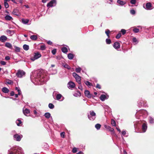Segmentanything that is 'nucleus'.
<instances>
[{"label":"nucleus","instance_id":"bb28decb","mask_svg":"<svg viewBox=\"0 0 154 154\" xmlns=\"http://www.w3.org/2000/svg\"><path fill=\"white\" fill-rule=\"evenodd\" d=\"M61 50L63 53H66L68 51L66 47H63L61 49Z\"/></svg>","mask_w":154,"mask_h":154},{"label":"nucleus","instance_id":"c85d7f7f","mask_svg":"<svg viewBox=\"0 0 154 154\" xmlns=\"http://www.w3.org/2000/svg\"><path fill=\"white\" fill-rule=\"evenodd\" d=\"M84 83L88 86H92V84L89 82L87 81H85Z\"/></svg>","mask_w":154,"mask_h":154},{"label":"nucleus","instance_id":"0eeeda50","mask_svg":"<svg viewBox=\"0 0 154 154\" xmlns=\"http://www.w3.org/2000/svg\"><path fill=\"white\" fill-rule=\"evenodd\" d=\"M56 4V0H51L49 3L47 4V7L49 8L51 7L55 6Z\"/></svg>","mask_w":154,"mask_h":154},{"label":"nucleus","instance_id":"c9c22d12","mask_svg":"<svg viewBox=\"0 0 154 154\" xmlns=\"http://www.w3.org/2000/svg\"><path fill=\"white\" fill-rule=\"evenodd\" d=\"M110 32V31L109 30L107 29L105 31V33L106 34V35L107 36L108 38H109V33Z\"/></svg>","mask_w":154,"mask_h":154},{"label":"nucleus","instance_id":"f03ea898","mask_svg":"<svg viewBox=\"0 0 154 154\" xmlns=\"http://www.w3.org/2000/svg\"><path fill=\"white\" fill-rule=\"evenodd\" d=\"M23 151L22 148L19 147H16L12 149V151H9L8 154H22Z\"/></svg>","mask_w":154,"mask_h":154},{"label":"nucleus","instance_id":"3c124183","mask_svg":"<svg viewBox=\"0 0 154 154\" xmlns=\"http://www.w3.org/2000/svg\"><path fill=\"white\" fill-rule=\"evenodd\" d=\"M130 3L132 4H135L136 3V0H131Z\"/></svg>","mask_w":154,"mask_h":154},{"label":"nucleus","instance_id":"4d7b16f0","mask_svg":"<svg viewBox=\"0 0 154 154\" xmlns=\"http://www.w3.org/2000/svg\"><path fill=\"white\" fill-rule=\"evenodd\" d=\"M65 134V133L64 132H61L60 133V135H61V137H62L63 138H64Z\"/></svg>","mask_w":154,"mask_h":154},{"label":"nucleus","instance_id":"ddd939ff","mask_svg":"<svg viewBox=\"0 0 154 154\" xmlns=\"http://www.w3.org/2000/svg\"><path fill=\"white\" fill-rule=\"evenodd\" d=\"M13 14L14 15L17 16H19L20 15V12H19V11L17 9H14L12 12Z\"/></svg>","mask_w":154,"mask_h":154},{"label":"nucleus","instance_id":"e2e57ef3","mask_svg":"<svg viewBox=\"0 0 154 154\" xmlns=\"http://www.w3.org/2000/svg\"><path fill=\"white\" fill-rule=\"evenodd\" d=\"M133 41L134 42H136L137 41V40L135 38H134L132 39Z\"/></svg>","mask_w":154,"mask_h":154},{"label":"nucleus","instance_id":"1a4fd4ad","mask_svg":"<svg viewBox=\"0 0 154 154\" xmlns=\"http://www.w3.org/2000/svg\"><path fill=\"white\" fill-rule=\"evenodd\" d=\"M68 88H75V83L72 82H69L67 84Z\"/></svg>","mask_w":154,"mask_h":154},{"label":"nucleus","instance_id":"864d4df0","mask_svg":"<svg viewBox=\"0 0 154 154\" xmlns=\"http://www.w3.org/2000/svg\"><path fill=\"white\" fill-rule=\"evenodd\" d=\"M7 83L8 84H9V85H11L12 84H13V82L11 80H8V82H7Z\"/></svg>","mask_w":154,"mask_h":154},{"label":"nucleus","instance_id":"603ef678","mask_svg":"<svg viewBox=\"0 0 154 154\" xmlns=\"http://www.w3.org/2000/svg\"><path fill=\"white\" fill-rule=\"evenodd\" d=\"M56 50L55 49H53L51 51V52H52V54H53V55L55 54L56 53Z\"/></svg>","mask_w":154,"mask_h":154},{"label":"nucleus","instance_id":"6ab92c4d","mask_svg":"<svg viewBox=\"0 0 154 154\" xmlns=\"http://www.w3.org/2000/svg\"><path fill=\"white\" fill-rule=\"evenodd\" d=\"M147 126L146 125L145 123H144L143 124L142 126V129L143 131V132H145L147 129Z\"/></svg>","mask_w":154,"mask_h":154},{"label":"nucleus","instance_id":"4c0bfd02","mask_svg":"<svg viewBox=\"0 0 154 154\" xmlns=\"http://www.w3.org/2000/svg\"><path fill=\"white\" fill-rule=\"evenodd\" d=\"M16 124L18 126H20L22 122L20 119H17L16 122Z\"/></svg>","mask_w":154,"mask_h":154},{"label":"nucleus","instance_id":"f8f14e48","mask_svg":"<svg viewBox=\"0 0 154 154\" xmlns=\"http://www.w3.org/2000/svg\"><path fill=\"white\" fill-rule=\"evenodd\" d=\"M85 96L88 98H91V95L90 94L89 91L86 90L85 92Z\"/></svg>","mask_w":154,"mask_h":154},{"label":"nucleus","instance_id":"39448f33","mask_svg":"<svg viewBox=\"0 0 154 154\" xmlns=\"http://www.w3.org/2000/svg\"><path fill=\"white\" fill-rule=\"evenodd\" d=\"M41 57V55L40 53L37 52L35 53L34 54V57L31 58V60L32 61H34L35 60Z\"/></svg>","mask_w":154,"mask_h":154},{"label":"nucleus","instance_id":"bf43d9fd","mask_svg":"<svg viewBox=\"0 0 154 154\" xmlns=\"http://www.w3.org/2000/svg\"><path fill=\"white\" fill-rule=\"evenodd\" d=\"M0 63L2 65H5L6 64V62L4 61H1L0 62Z\"/></svg>","mask_w":154,"mask_h":154},{"label":"nucleus","instance_id":"20e7f679","mask_svg":"<svg viewBox=\"0 0 154 154\" xmlns=\"http://www.w3.org/2000/svg\"><path fill=\"white\" fill-rule=\"evenodd\" d=\"M90 114L88 115V117L90 120L93 121L96 118V113L94 111H90Z\"/></svg>","mask_w":154,"mask_h":154},{"label":"nucleus","instance_id":"f257e3e1","mask_svg":"<svg viewBox=\"0 0 154 154\" xmlns=\"http://www.w3.org/2000/svg\"><path fill=\"white\" fill-rule=\"evenodd\" d=\"M47 79V76L42 72H40L38 73L36 77L37 81L45 82H46Z\"/></svg>","mask_w":154,"mask_h":154},{"label":"nucleus","instance_id":"052dcab7","mask_svg":"<svg viewBox=\"0 0 154 154\" xmlns=\"http://www.w3.org/2000/svg\"><path fill=\"white\" fill-rule=\"evenodd\" d=\"M96 88H98L99 89H100L101 88L100 85L98 84H97L96 86Z\"/></svg>","mask_w":154,"mask_h":154},{"label":"nucleus","instance_id":"58836bf2","mask_svg":"<svg viewBox=\"0 0 154 154\" xmlns=\"http://www.w3.org/2000/svg\"><path fill=\"white\" fill-rule=\"evenodd\" d=\"M109 130L111 132L112 134H115L114 130L113 128H110Z\"/></svg>","mask_w":154,"mask_h":154},{"label":"nucleus","instance_id":"7c9ffc66","mask_svg":"<svg viewBox=\"0 0 154 154\" xmlns=\"http://www.w3.org/2000/svg\"><path fill=\"white\" fill-rule=\"evenodd\" d=\"M30 38L33 40H36L37 39V37L36 35H32L30 36Z\"/></svg>","mask_w":154,"mask_h":154},{"label":"nucleus","instance_id":"0e129e2a","mask_svg":"<svg viewBox=\"0 0 154 154\" xmlns=\"http://www.w3.org/2000/svg\"><path fill=\"white\" fill-rule=\"evenodd\" d=\"M78 88L79 89L82 90L83 89L82 87V85H80L79 86Z\"/></svg>","mask_w":154,"mask_h":154},{"label":"nucleus","instance_id":"4468645a","mask_svg":"<svg viewBox=\"0 0 154 154\" xmlns=\"http://www.w3.org/2000/svg\"><path fill=\"white\" fill-rule=\"evenodd\" d=\"M7 40V37L5 35H2L0 37V41L2 42H4Z\"/></svg>","mask_w":154,"mask_h":154},{"label":"nucleus","instance_id":"393cba45","mask_svg":"<svg viewBox=\"0 0 154 154\" xmlns=\"http://www.w3.org/2000/svg\"><path fill=\"white\" fill-rule=\"evenodd\" d=\"M74 57V55L72 53H69L68 54V57L69 60H72Z\"/></svg>","mask_w":154,"mask_h":154},{"label":"nucleus","instance_id":"338daca9","mask_svg":"<svg viewBox=\"0 0 154 154\" xmlns=\"http://www.w3.org/2000/svg\"><path fill=\"white\" fill-rule=\"evenodd\" d=\"M47 43L49 45H51L52 43V42L50 41H48Z\"/></svg>","mask_w":154,"mask_h":154},{"label":"nucleus","instance_id":"2eb2a0df","mask_svg":"<svg viewBox=\"0 0 154 154\" xmlns=\"http://www.w3.org/2000/svg\"><path fill=\"white\" fill-rule=\"evenodd\" d=\"M146 9L147 10H151L152 9L151 8L152 5L150 3H148L146 4Z\"/></svg>","mask_w":154,"mask_h":154},{"label":"nucleus","instance_id":"09e8293b","mask_svg":"<svg viewBox=\"0 0 154 154\" xmlns=\"http://www.w3.org/2000/svg\"><path fill=\"white\" fill-rule=\"evenodd\" d=\"M121 32L122 33L123 35H124L126 33V31L125 29H121Z\"/></svg>","mask_w":154,"mask_h":154},{"label":"nucleus","instance_id":"423d86ee","mask_svg":"<svg viewBox=\"0 0 154 154\" xmlns=\"http://www.w3.org/2000/svg\"><path fill=\"white\" fill-rule=\"evenodd\" d=\"M73 76L75 78L76 82L79 84H81V77L77 74L75 72H73L72 73Z\"/></svg>","mask_w":154,"mask_h":154},{"label":"nucleus","instance_id":"774afa93","mask_svg":"<svg viewBox=\"0 0 154 154\" xmlns=\"http://www.w3.org/2000/svg\"><path fill=\"white\" fill-rule=\"evenodd\" d=\"M76 154H83L82 152L80 151L79 152L77 153Z\"/></svg>","mask_w":154,"mask_h":154},{"label":"nucleus","instance_id":"f704fd0d","mask_svg":"<svg viewBox=\"0 0 154 154\" xmlns=\"http://www.w3.org/2000/svg\"><path fill=\"white\" fill-rule=\"evenodd\" d=\"M111 124L113 126H115L116 125V124L115 121L113 119L111 120Z\"/></svg>","mask_w":154,"mask_h":154},{"label":"nucleus","instance_id":"6e6d98bb","mask_svg":"<svg viewBox=\"0 0 154 154\" xmlns=\"http://www.w3.org/2000/svg\"><path fill=\"white\" fill-rule=\"evenodd\" d=\"M104 126L105 128L107 129L108 130H109L110 128H111L110 126H109L107 125H104Z\"/></svg>","mask_w":154,"mask_h":154},{"label":"nucleus","instance_id":"cd10ccee","mask_svg":"<svg viewBox=\"0 0 154 154\" xmlns=\"http://www.w3.org/2000/svg\"><path fill=\"white\" fill-rule=\"evenodd\" d=\"M62 66L65 68L67 69H70L71 67L67 64H63Z\"/></svg>","mask_w":154,"mask_h":154},{"label":"nucleus","instance_id":"f3484780","mask_svg":"<svg viewBox=\"0 0 154 154\" xmlns=\"http://www.w3.org/2000/svg\"><path fill=\"white\" fill-rule=\"evenodd\" d=\"M73 95L76 97H79L81 96V94L79 91H77L74 93Z\"/></svg>","mask_w":154,"mask_h":154},{"label":"nucleus","instance_id":"8fccbe9b","mask_svg":"<svg viewBox=\"0 0 154 154\" xmlns=\"http://www.w3.org/2000/svg\"><path fill=\"white\" fill-rule=\"evenodd\" d=\"M72 152L73 153H76L77 152V148L75 147L73 148L72 150Z\"/></svg>","mask_w":154,"mask_h":154},{"label":"nucleus","instance_id":"dca6fc26","mask_svg":"<svg viewBox=\"0 0 154 154\" xmlns=\"http://www.w3.org/2000/svg\"><path fill=\"white\" fill-rule=\"evenodd\" d=\"M5 20H11L13 19L12 17L9 15H6L5 17Z\"/></svg>","mask_w":154,"mask_h":154},{"label":"nucleus","instance_id":"de8ad7c7","mask_svg":"<svg viewBox=\"0 0 154 154\" xmlns=\"http://www.w3.org/2000/svg\"><path fill=\"white\" fill-rule=\"evenodd\" d=\"M121 36V34L120 33H119L117 34L116 36V38L117 39L119 38Z\"/></svg>","mask_w":154,"mask_h":154},{"label":"nucleus","instance_id":"37998d69","mask_svg":"<svg viewBox=\"0 0 154 154\" xmlns=\"http://www.w3.org/2000/svg\"><path fill=\"white\" fill-rule=\"evenodd\" d=\"M4 4L5 8H8L9 7V5L7 3V2H4Z\"/></svg>","mask_w":154,"mask_h":154},{"label":"nucleus","instance_id":"473e14b6","mask_svg":"<svg viewBox=\"0 0 154 154\" xmlns=\"http://www.w3.org/2000/svg\"><path fill=\"white\" fill-rule=\"evenodd\" d=\"M133 31L134 33H137L139 32V29L136 27H134V29H133Z\"/></svg>","mask_w":154,"mask_h":154},{"label":"nucleus","instance_id":"9b49d317","mask_svg":"<svg viewBox=\"0 0 154 154\" xmlns=\"http://www.w3.org/2000/svg\"><path fill=\"white\" fill-rule=\"evenodd\" d=\"M113 47L116 49H119L120 47V43L118 42H115L113 45Z\"/></svg>","mask_w":154,"mask_h":154},{"label":"nucleus","instance_id":"412c9836","mask_svg":"<svg viewBox=\"0 0 154 154\" xmlns=\"http://www.w3.org/2000/svg\"><path fill=\"white\" fill-rule=\"evenodd\" d=\"M117 2L120 5L122 6L126 4L125 2L123 1H122L118 0L117 1Z\"/></svg>","mask_w":154,"mask_h":154},{"label":"nucleus","instance_id":"b1692460","mask_svg":"<svg viewBox=\"0 0 154 154\" xmlns=\"http://www.w3.org/2000/svg\"><path fill=\"white\" fill-rule=\"evenodd\" d=\"M2 92L5 93H8L9 92V90L6 87H4L2 89Z\"/></svg>","mask_w":154,"mask_h":154},{"label":"nucleus","instance_id":"7ed1b4c3","mask_svg":"<svg viewBox=\"0 0 154 154\" xmlns=\"http://www.w3.org/2000/svg\"><path fill=\"white\" fill-rule=\"evenodd\" d=\"M26 73L23 70L19 69L16 73V75L18 78H22L25 75Z\"/></svg>","mask_w":154,"mask_h":154},{"label":"nucleus","instance_id":"ea45409f","mask_svg":"<svg viewBox=\"0 0 154 154\" xmlns=\"http://www.w3.org/2000/svg\"><path fill=\"white\" fill-rule=\"evenodd\" d=\"M49 107L51 109H53L54 108V105L52 103H50L48 105Z\"/></svg>","mask_w":154,"mask_h":154},{"label":"nucleus","instance_id":"49530a36","mask_svg":"<svg viewBox=\"0 0 154 154\" xmlns=\"http://www.w3.org/2000/svg\"><path fill=\"white\" fill-rule=\"evenodd\" d=\"M46 48V47L44 45H41L40 47V49L42 50H45Z\"/></svg>","mask_w":154,"mask_h":154},{"label":"nucleus","instance_id":"2f4dec72","mask_svg":"<svg viewBox=\"0 0 154 154\" xmlns=\"http://www.w3.org/2000/svg\"><path fill=\"white\" fill-rule=\"evenodd\" d=\"M101 126V125L99 124H97L95 125V127L97 130L100 129Z\"/></svg>","mask_w":154,"mask_h":154},{"label":"nucleus","instance_id":"c03bdc74","mask_svg":"<svg viewBox=\"0 0 154 154\" xmlns=\"http://www.w3.org/2000/svg\"><path fill=\"white\" fill-rule=\"evenodd\" d=\"M15 51L17 52H19L20 51V48L19 47L15 46Z\"/></svg>","mask_w":154,"mask_h":154},{"label":"nucleus","instance_id":"13d9d810","mask_svg":"<svg viewBox=\"0 0 154 154\" xmlns=\"http://www.w3.org/2000/svg\"><path fill=\"white\" fill-rule=\"evenodd\" d=\"M5 59L6 60H8L10 59V58L9 56H7L5 57Z\"/></svg>","mask_w":154,"mask_h":154},{"label":"nucleus","instance_id":"e433bc0d","mask_svg":"<svg viewBox=\"0 0 154 154\" xmlns=\"http://www.w3.org/2000/svg\"><path fill=\"white\" fill-rule=\"evenodd\" d=\"M15 90H16L17 91H18V94L19 95H20L21 94V91H20V89L19 88L16 87L15 88Z\"/></svg>","mask_w":154,"mask_h":154},{"label":"nucleus","instance_id":"a211bd4d","mask_svg":"<svg viewBox=\"0 0 154 154\" xmlns=\"http://www.w3.org/2000/svg\"><path fill=\"white\" fill-rule=\"evenodd\" d=\"M23 112L24 113V114L26 115V116L27 115L29 114L30 112L29 110L27 109H25L24 110H23Z\"/></svg>","mask_w":154,"mask_h":154},{"label":"nucleus","instance_id":"680f3d73","mask_svg":"<svg viewBox=\"0 0 154 154\" xmlns=\"http://www.w3.org/2000/svg\"><path fill=\"white\" fill-rule=\"evenodd\" d=\"M14 95V92L13 91H11L10 93V95L11 96H13Z\"/></svg>","mask_w":154,"mask_h":154},{"label":"nucleus","instance_id":"69168bd1","mask_svg":"<svg viewBox=\"0 0 154 154\" xmlns=\"http://www.w3.org/2000/svg\"><path fill=\"white\" fill-rule=\"evenodd\" d=\"M116 129L119 133H120L121 132V131L119 127H117L116 128Z\"/></svg>","mask_w":154,"mask_h":154},{"label":"nucleus","instance_id":"4be33fe9","mask_svg":"<svg viewBox=\"0 0 154 154\" xmlns=\"http://www.w3.org/2000/svg\"><path fill=\"white\" fill-rule=\"evenodd\" d=\"M5 46L6 47L8 48H10L11 49H12V45L11 44L9 43L6 42L5 44Z\"/></svg>","mask_w":154,"mask_h":154},{"label":"nucleus","instance_id":"a878e982","mask_svg":"<svg viewBox=\"0 0 154 154\" xmlns=\"http://www.w3.org/2000/svg\"><path fill=\"white\" fill-rule=\"evenodd\" d=\"M44 116L47 119H49L51 117V114L49 112H46Z\"/></svg>","mask_w":154,"mask_h":154},{"label":"nucleus","instance_id":"5fc2aeb1","mask_svg":"<svg viewBox=\"0 0 154 154\" xmlns=\"http://www.w3.org/2000/svg\"><path fill=\"white\" fill-rule=\"evenodd\" d=\"M130 13L132 14H134L135 13V12L134 10H131L130 11Z\"/></svg>","mask_w":154,"mask_h":154},{"label":"nucleus","instance_id":"72a5a7b5","mask_svg":"<svg viewBox=\"0 0 154 154\" xmlns=\"http://www.w3.org/2000/svg\"><path fill=\"white\" fill-rule=\"evenodd\" d=\"M149 122L150 123H154V119L151 117H149Z\"/></svg>","mask_w":154,"mask_h":154},{"label":"nucleus","instance_id":"6e6552de","mask_svg":"<svg viewBox=\"0 0 154 154\" xmlns=\"http://www.w3.org/2000/svg\"><path fill=\"white\" fill-rule=\"evenodd\" d=\"M23 137L22 135H19L17 134H16L14 135V139L17 141H20V140L21 138Z\"/></svg>","mask_w":154,"mask_h":154},{"label":"nucleus","instance_id":"aec40b11","mask_svg":"<svg viewBox=\"0 0 154 154\" xmlns=\"http://www.w3.org/2000/svg\"><path fill=\"white\" fill-rule=\"evenodd\" d=\"M62 97H63L61 94H57L56 95V99L57 100L60 101V100Z\"/></svg>","mask_w":154,"mask_h":154},{"label":"nucleus","instance_id":"5701e85b","mask_svg":"<svg viewBox=\"0 0 154 154\" xmlns=\"http://www.w3.org/2000/svg\"><path fill=\"white\" fill-rule=\"evenodd\" d=\"M29 20L28 19H22V23L24 24H27Z\"/></svg>","mask_w":154,"mask_h":154},{"label":"nucleus","instance_id":"9d476101","mask_svg":"<svg viewBox=\"0 0 154 154\" xmlns=\"http://www.w3.org/2000/svg\"><path fill=\"white\" fill-rule=\"evenodd\" d=\"M108 97V96H106L104 94H102L100 96V99L101 101H104L105 100L107 99Z\"/></svg>","mask_w":154,"mask_h":154},{"label":"nucleus","instance_id":"79ce46f5","mask_svg":"<svg viewBox=\"0 0 154 154\" xmlns=\"http://www.w3.org/2000/svg\"><path fill=\"white\" fill-rule=\"evenodd\" d=\"M106 41L107 44H109L111 43V41L109 39H106Z\"/></svg>","mask_w":154,"mask_h":154},{"label":"nucleus","instance_id":"a18cd8bd","mask_svg":"<svg viewBox=\"0 0 154 154\" xmlns=\"http://www.w3.org/2000/svg\"><path fill=\"white\" fill-rule=\"evenodd\" d=\"M122 134L123 136H125V135L126 134V131H122ZM126 136L127 137V135H126Z\"/></svg>","mask_w":154,"mask_h":154},{"label":"nucleus","instance_id":"c756f323","mask_svg":"<svg viewBox=\"0 0 154 154\" xmlns=\"http://www.w3.org/2000/svg\"><path fill=\"white\" fill-rule=\"evenodd\" d=\"M23 49L26 51H27L29 49V45L26 44L23 45Z\"/></svg>","mask_w":154,"mask_h":154},{"label":"nucleus","instance_id":"a19ab883","mask_svg":"<svg viewBox=\"0 0 154 154\" xmlns=\"http://www.w3.org/2000/svg\"><path fill=\"white\" fill-rule=\"evenodd\" d=\"M81 70V68L80 67H78L75 69V71L77 72H80Z\"/></svg>","mask_w":154,"mask_h":154}]
</instances>
